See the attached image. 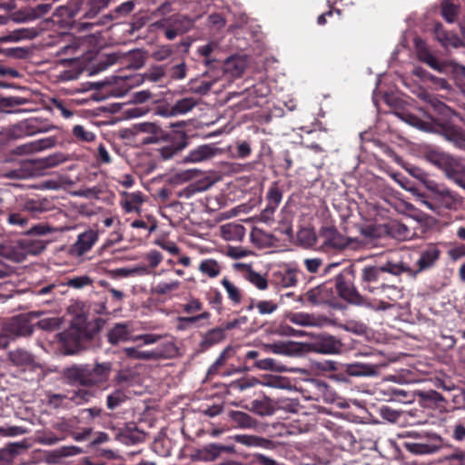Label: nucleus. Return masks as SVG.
I'll return each instance as SVG.
<instances>
[{
  "mask_svg": "<svg viewBox=\"0 0 465 465\" xmlns=\"http://www.w3.org/2000/svg\"><path fill=\"white\" fill-rule=\"evenodd\" d=\"M336 289L343 300L359 306H365L375 311H385L392 306L385 301H380L376 305H372L358 292L351 283L347 282L341 275H339L336 279Z\"/></svg>",
  "mask_w": 465,
  "mask_h": 465,
  "instance_id": "f257e3e1",
  "label": "nucleus"
},
{
  "mask_svg": "<svg viewBox=\"0 0 465 465\" xmlns=\"http://www.w3.org/2000/svg\"><path fill=\"white\" fill-rule=\"evenodd\" d=\"M7 361L10 365L16 368L20 374L35 372L41 368L35 355L23 348H16L7 352Z\"/></svg>",
  "mask_w": 465,
  "mask_h": 465,
  "instance_id": "f03ea898",
  "label": "nucleus"
},
{
  "mask_svg": "<svg viewBox=\"0 0 465 465\" xmlns=\"http://www.w3.org/2000/svg\"><path fill=\"white\" fill-rule=\"evenodd\" d=\"M381 266L384 273H390L393 276L407 273L414 278V268L411 265V253L410 252H401L395 254Z\"/></svg>",
  "mask_w": 465,
  "mask_h": 465,
  "instance_id": "7ed1b4c3",
  "label": "nucleus"
},
{
  "mask_svg": "<svg viewBox=\"0 0 465 465\" xmlns=\"http://www.w3.org/2000/svg\"><path fill=\"white\" fill-rule=\"evenodd\" d=\"M98 232L93 229L85 230L78 234L76 241L69 248V254L73 257H82L87 253L97 242Z\"/></svg>",
  "mask_w": 465,
  "mask_h": 465,
  "instance_id": "20e7f679",
  "label": "nucleus"
},
{
  "mask_svg": "<svg viewBox=\"0 0 465 465\" xmlns=\"http://www.w3.org/2000/svg\"><path fill=\"white\" fill-rule=\"evenodd\" d=\"M440 171L448 179L465 189V165L460 159L450 154Z\"/></svg>",
  "mask_w": 465,
  "mask_h": 465,
  "instance_id": "39448f33",
  "label": "nucleus"
},
{
  "mask_svg": "<svg viewBox=\"0 0 465 465\" xmlns=\"http://www.w3.org/2000/svg\"><path fill=\"white\" fill-rule=\"evenodd\" d=\"M193 24L194 21L186 15H172L170 16L169 27L165 31V36L168 40H173L177 35L189 32Z\"/></svg>",
  "mask_w": 465,
  "mask_h": 465,
  "instance_id": "423d86ee",
  "label": "nucleus"
},
{
  "mask_svg": "<svg viewBox=\"0 0 465 465\" xmlns=\"http://www.w3.org/2000/svg\"><path fill=\"white\" fill-rule=\"evenodd\" d=\"M440 251L435 245H429L420 252L414 268V278L421 272L432 268L440 258Z\"/></svg>",
  "mask_w": 465,
  "mask_h": 465,
  "instance_id": "0eeeda50",
  "label": "nucleus"
},
{
  "mask_svg": "<svg viewBox=\"0 0 465 465\" xmlns=\"http://www.w3.org/2000/svg\"><path fill=\"white\" fill-rule=\"evenodd\" d=\"M397 116L411 126L423 132L436 133L439 130V124L430 115H427L426 119H420L409 113L397 114Z\"/></svg>",
  "mask_w": 465,
  "mask_h": 465,
  "instance_id": "6e6552de",
  "label": "nucleus"
},
{
  "mask_svg": "<svg viewBox=\"0 0 465 465\" xmlns=\"http://www.w3.org/2000/svg\"><path fill=\"white\" fill-rule=\"evenodd\" d=\"M112 371L111 362L96 363L94 367L86 365L88 386L101 384L106 381Z\"/></svg>",
  "mask_w": 465,
  "mask_h": 465,
  "instance_id": "1a4fd4ad",
  "label": "nucleus"
},
{
  "mask_svg": "<svg viewBox=\"0 0 465 465\" xmlns=\"http://www.w3.org/2000/svg\"><path fill=\"white\" fill-rule=\"evenodd\" d=\"M222 150L214 144H202L191 150L183 158L184 163H200L207 161L221 153Z\"/></svg>",
  "mask_w": 465,
  "mask_h": 465,
  "instance_id": "9d476101",
  "label": "nucleus"
},
{
  "mask_svg": "<svg viewBox=\"0 0 465 465\" xmlns=\"http://www.w3.org/2000/svg\"><path fill=\"white\" fill-rule=\"evenodd\" d=\"M426 189L430 192L432 198L441 206L449 208L452 205L454 197L446 186L431 180L426 183Z\"/></svg>",
  "mask_w": 465,
  "mask_h": 465,
  "instance_id": "9b49d317",
  "label": "nucleus"
},
{
  "mask_svg": "<svg viewBox=\"0 0 465 465\" xmlns=\"http://www.w3.org/2000/svg\"><path fill=\"white\" fill-rule=\"evenodd\" d=\"M322 245L329 249L341 250L349 245V240L341 235L335 228L326 227L322 230Z\"/></svg>",
  "mask_w": 465,
  "mask_h": 465,
  "instance_id": "f8f14e48",
  "label": "nucleus"
},
{
  "mask_svg": "<svg viewBox=\"0 0 465 465\" xmlns=\"http://www.w3.org/2000/svg\"><path fill=\"white\" fill-rule=\"evenodd\" d=\"M133 337L131 322L115 323L107 332L108 341L112 345L132 341Z\"/></svg>",
  "mask_w": 465,
  "mask_h": 465,
  "instance_id": "ddd939ff",
  "label": "nucleus"
},
{
  "mask_svg": "<svg viewBox=\"0 0 465 465\" xmlns=\"http://www.w3.org/2000/svg\"><path fill=\"white\" fill-rule=\"evenodd\" d=\"M120 204L125 213H140L144 197L141 192H121Z\"/></svg>",
  "mask_w": 465,
  "mask_h": 465,
  "instance_id": "4468645a",
  "label": "nucleus"
},
{
  "mask_svg": "<svg viewBox=\"0 0 465 465\" xmlns=\"http://www.w3.org/2000/svg\"><path fill=\"white\" fill-rule=\"evenodd\" d=\"M267 206L262 211V216L263 219H270L271 216L273 214L275 210L278 208L279 204L282 202V192L279 188L277 183H273L270 188L268 189L267 195Z\"/></svg>",
  "mask_w": 465,
  "mask_h": 465,
  "instance_id": "2eb2a0df",
  "label": "nucleus"
},
{
  "mask_svg": "<svg viewBox=\"0 0 465 465\" xmlns=\"http://www.w3.org/2000/svg\"><path fill=\"white\" fill-rule=\"evenodd\" d=\"M261 348L265 352H272L279 355L292 356L297 351V343L294 341H275L272 343H262Z\"/></svg>",
  "mask_w": 465,
  "mask_h": 465,
  "instance_id": "dca6fc26",
  "label": "nucleus"
},
{
  "mask_svg": "<svg viewBox=\"0 0 465 465\" xmlns=\"http://www.w3.org/2000/svg\"><path fill=\"white\" fill-rule=\"evenodd\" d=\"M288 320L299 326L322 327L327 322L326 318L317 317L306 312H293L287 316Z\"/></svg>",
  "mask_w": 465,
  "mask_h": 465,
  "instance_id": "f3484780",
  "label": "nucleus"
},
{
  "mask_svg": "<svg viewBox=\"0 0 465 465\" xmlns=\"http://www.w3.org/2000/svg\"><path fill=\"white\" fill-rule=\"evenodd\" d=\"M365 291L375 295L382 296L391 302H396L402 296V292L399 287L384 282L378 286H366Z\"/></svg>",
  "mask_w": 465,
  "mask_h": 465,
  "instance_id": "a211bd4d",
  "label": "nucleus"
},
{
  "mask_svg": "<svg viewBox=\"0 0 465 465\" xmlns=\"http://www.w3.org/2000/svg\"><path fill=\"white\" fill-rule=\"evenodd\" d=\"M3 330L12 337V340L15 337L30 335L33 332L32 326L19 318H13L4 325Z\"/></svg>",
  "mask_w": 465,
  "mask_h": 465,
  "instance_id": "6ab92c4d",
  "label": "nucleus"
},
{
  "mask_svg": "<svg viewBox=\"0 0 465 465\" xmlns=\"http://www.w3.org/2000/svg\"><path fill=\"white\" fill-rule=\"evenodd\" d=\"M165 76V69L162 65H154L152 66L146 73L143 74H136L133 76L130 80L132 84H130V87L139 85L143 84L144 81H150L153 83H156L161 81Z\"/></svg>",
  "mask_w": 465,
  "mask_h": 465,
  "instance_id": "aec40b11",
  "label": "nucleus"
},
{
  "mask_svg": "<svg viewBox=\"0 0 465 465\" xmlns=\"http://www.w3.org/2000/svg\"><path fill=\"white\" fill-rule=\"evenodd\" d=\"M234 267L236 269L243 268L245 270L244 279L257 289L263 291L268 288L267 279L261 273L253 271L250 264L235 263Z\"/></svg>",
  "mask_w": 465,
  "mask_h": 465,
  "instance_id": "412c9836",
  "label": "nucleus"
},
{
  "mask_svg": "<svg viewBox=\"0 0 465 465\" xmlns=\"http://www.w3.org/2000/svg\"><path fill=\"white\" fill-rule=\"evenodd\" d=\"M220 234L225 241L240 242L245 235V228L242 224L229 223L220 227Z\"/></svg>",
  "mask_w": 465,
  "mask_h": 465,
  "instance_id": "4be33fe9",
  "label": "nucleus"
},
{
  "mask_svg": "<svg viewBox=\"0 0 465 465\" xmlns=\"http://www.w3.org/2000/svg\"><path fill=\"white\" fill-rule=\"evenodd\" d=\"M225 339V329L223 327H215L202 335L200 346L203 350L218 344Z\"/></svg>",
  "mask_w": 465,
  "mask_h": 465,
  "instance_id": "5701e85b",
  "label": "nucleus"
},
{
  "mask_svg": "<svg viewBox=\"0 0 465 465\" xmlns=\"http://www.w3.org/2000/svg\"><path fill=\"white\" fill-rule=\"evenodd\" d=\"M123 351L127 358L141 361L156 360L163 355V353L158 351H143L140 346L125 347Z\"/></svg>",
  "mask_w": 465,
  "mask_h": 465,
  "instance_id": "b1692460",
  "label": "nucleus"
},
{
  "mask_svg": "<svg viewBox=\"0 0 465 465\" xmlns=\"http://www.w3.org/2000/svg\"><path fill=\"white\" fill-rule=\"evenodd\" d=\"M64 377L70 382L88 386L86 365H73L64 371Z\"/></svg>",
  "mask_w": 465,
  "mask_h": 465,
  "instance_id": "393cba45",
  "label": "nucleus"
},
{
  "mask_svg": "<svg viewBox=\"0 0 465 465\" xmlns=\"http://www.w3.org/2000/svg\"><path fill=\"white\" fill-rule=\"evenodd\" d=\"M384 271L382 266H366L361 271V282L363 283V289L366 286H371V283L379 282L383 280Z\"/></svg>",
  "mask_w": 465,
  "mask_h": 465,
  "instance_id": "a878e982",
  "label": "nucleus"
},
{
  "mask_svg": "<svg viewBox=\"0 0 465 465\" xmlns=\"http://www.w3.org/2000/svg\"><path fill=\"white\" fill-rule=\"evenodd\" d=\"M243 408L260 416H268L273 412L271 400L266 396L253 400L250 406L246 405Z\"/></svg>",
  "mask_w": 465,
  "mask_h": 465,
  "instance_id": "bb28decb",
  "label": "nucleus"
},
{
  "mask_svg": "<svg viewBox=\"0 0 465 465\" xmlns=\"http://www.w3.org/2000/svg\"><path fill=\"white\" fill-rule=\"evenodd\" d=\"M246 67V61L240 56H232L226 59L223 66L225 74H230L232 77H240Z\"/></svg>",
  "mask_w": 465,
  "mask_h": 465,
  "instance_id": "cd10ccee",
  "label": "nucleus"
},
{
  "mask_svg": "<svg viewBox=\"0 0 465 465\" xmlns=\"http://www.w3.org/2000/svg\"><path fill=\"white\" fill-rule=\"evenodd\" d=\"M298 270L287 269L274 272V279L278 285L282 288H290L297 285L298 282Z\"/></svg>",
  "mask_w": 465,
  "mask_h": 465,
  "instance_id": "c85d7f7f",
  "label": "nucleus"
},
{
  "mask_svg": "<svg viewBox=\"0 0 465 465\" xmlns=\"http://www.w3.org/2000/svg\"><path fill=\"white\" fill-rule=\"evenodd\" d=\"M228 415L235 424L236 428L254 429L258 425L257 420L245 412L239 411H231Z\"/></svg>",
  "mask_w": 465,
  "mask_h": 465,
  "instance_id": "c756f323",
  "label": "nucleus"
},
{
  "mask_svg": "<svg viewBox=\"0 0 465 465\" xmlns=\"http://www.w3.org/2000/svg\"><path fill=\"white\" fill-rule=\"evenodd\" d=\"M318 351L324 354H333L341 351V342L331 335H325L317 341Z\"/></svg>",
  "mask_w": 465,
  "mask_h": 465,
  "instance_id": "7c9ffc66",
  "label": "nucleus"
},
{
  "mask_svg": "<svg viewBox=\"0 0 465 465\" xmlns=\"http://www.w3.org/2000/svg\"><path fill=\"white\" fill-rule=\"evenodd\" d=\"M222 269L221 263L212 258L202 260L198 266L199 272L209 278L218 277L222 272Z\"/></svg>",
  "mask_w": 465,
  "mask_h": 465,
  "instance_id": "2f4dec72",
  "label": "nucleus"
},
{
  "mask_svg": "<svg viewBox=\"0 0 465 465\" xmlns=\"http://www.w3.org/2000/svg\"><path fill=\"white\" fill-rule=\"evenodd\" d=\"M442 136L458 148L465 147V132L460 127H448L443 129Z\"/></svg>",
  "mask_w": 465,
  "mask_h": 465,
  "instance_id": "473e14b6",
  "label": "nucleus"
},
{
  "mask_svg": "<svg viewBox=\"0 0 465 465\" xmlns=\"http://www.w3.org/2000/svg\"><path fill=\"white\" fill-rule=\"evenodd\" d=\"M211 313L207 311L202 312L197 315H192L188 317L179 316L177 317V330L187 331L192 326L196 325L202 320H209Z\"/></svg>",
  "mask_w": 465,
  "mask_h": 465,
  "instance_id": "72a5a7b5",
  "label": "nucleus"
},
{
  "mask_svg": "<svg viewBox=\"0 0 465 465\" xmlns=\"http://www.w3.org/2000/svg\"><path fill=\"white\" fill-rule=\"evenodd\" d=\"M18 245L25 255H37L46 247L45 242L42 240H21L18 242Z\"/></svg>",
  "mask_w": 465,
  "mask_h": 465,
  "instance_id": "f704fd0d",
  "label": "nucleus"
},
{
  "mask_svg": "<svg viewBox=\"0 0 465 465\" xmlns=\"http://www.w3.org/2000/svg\"><path fill=\"white\" fill-rule=\"evenodd\" d=\"M67 160V157L62 153H55L44 158L34 161L37 168H53Z\"/></svg>",
  "mask_w": 465,
  "mask_h": 465,
  "instance_id": "c9c22d12",
  "label": "nucleus"
},
{
  "mask_svg": "<svg viewBox=\"0 0 465 465\" xmlns=\"http://www.w3.org/2000/svg\"><path fill=\"white\" fill-rule=\"evenodd\" d=\"M449 155L450 153L443 151L428 149L424 153V159L438 169L441 170L444 166L445 161L448 160Z\"/></svg>",
  "mask_w": 465,
  "mask_h": 465,
  "instance_id": "e433bc0d",
  "label": "nucleus"
},
{
  "mask_svg": "<svg viewBox=\"0 0 465 465\" xmlns=\"http://www.w3.org/2000/svg\"><path fill=\"white\" fill-rule=\"evenodd\" d=\"M221 284L225 289L228 298L232 304H239L242 302V295L240 288L236 286L227 277L223 278Z\"/></svg>",
  "mask_w": 465,
  "mask_h": 465,
  "instance_id": "4c0bfd02",
  "label": "nucleus"
},
{
  "mask_svg": "<svg viewBox=\"0 0 465 465\" xmlns=\"http://www.w3.org/2000/svg\"><path fill=\"white\" fill-rule=\"evenodd\" d=\"M254 366L262 371H271L276 372H283L287 369L284 365L272 358H265L255 361Z\"/></svg>",
  "mask_w": 465,
  "mask_h": 465,
  "instance_id": "58836bf2",
  "label": "nucleus"
},
{
  "mask_svg": "<svg viewBox=\"0 0 465 465\" xmlns=\"http://www.w3.org/2000/svg\"><path fill=\"white\" fill-rule=\"evenodd\" d=\"M233 349L231 346L226 347L218 356L216 361L209 367L207 374L213 376L218 373L220 369L225 364L232 356Z\"/></svg>",
  "mask_w": 465,
  "mask_h": 465,
  "instance_id": "ea45409f",
  "label": "nucleus"
},
{
  "mask_svg": "<svg viewBox=\"0 0 465 465\" xmlns=\"http://www.w3.org/2000/svg\"><path fill=\"white\" fill-rule=\"evenodd\" d=\"M233 439L236 442L247 447H264L268 443L263 438L253 435L238 434Z\"/></svg>",
  "mask_w": 465,
  "mask_h": 465,
  "instance_id": "a19ab883",
  "label": "nucleus"
},
{
  "mask_svg": "<svg viewBox=\"0 0 465 465\" xmlns=\"http://www.w3.org/2000/svg\"><path fill=\"white\" fill-rule=\"evenodd\" d=\"M197 104V101L193 97H186L178 100L172 107L173 114H185L192 111Z\"/></svg>",
  "mask_w": 465,
  "mask_h": 465,
  "instance_id": "79ce46f5",
  "label": "nucleus"
},
{
  "mask_svg": "<svg viewBox=\"0 0 465 465\" xmlns=\"http://www.w3.org/2000/svg\"><path fill=\"white\" fill-rule=\"evenodd\" d=\"M92 393L84 389H80L78 391H75L69 394L68 396H62V395H54V399H62V398H67L70 401H72L76 405L84 404L90 401L92 398Z\"/></svg>",
  "mask_w": 465,
  "mask_h": 465,
  "instance_id": "37998d69",
  "label": "nucleus"
},
{
  "mask_svg": "<svg viewBox=\"0 0 465 465\" xmlns=\"http://www.w3.org/2000/svg\"><path fill=\"white\" fill-rule=\"evenodd\" d=\"M128 399L127 394L123 390H115L107 396L106 406L109 410H114L121 406Z\"/></svg>",
  "mask_w": 465,
  "mask_h": 465,
  "instance_id": "c03bdc74",
  "label": "nucleus"
},
{
  "mask_svg": "<svg viewBox=\"0 0 465 465\" xmlns=\"http://www.w3.org/2000/svg\"><path fill=\"white\" fill-rule=\"evenodd\" d=\"M348 372L352 376H372L376 373L373 366L367 364H351Z\"/></svg>",
  "mask_w": 465,
  "mask_h": 465,
  "instance_id": "a18cd8bd",
  "label": "nucleus"
},
{
  "mask_svg": "<svg viewBox=\"0 0 465 465\" xmlns=\"http://www.w3.org/2000/svg\"><path fill=\"white\" fill-rule=\"evenodd\" d=\"M93 283V280L88 275H80L68 279L64 285L76 290L83 289Z\"/></svg>",
  "mask_w": 465,
  "mask_h": 465,
  "instance_id": "49530a36",
  "label": "nucleus"
},
{
  "mask_svg": "<svg viewBox=\"0 0 465 465\" xmlns=\"http://www.w3.org/2000/svg\"><path fill=\"white\" fill-rule=\"evenodd\" d=\"M256 309L261 315H270L277 311L278 303L272 300H259Z\"/></svg>",
  "mask_w": 465,
  "mask_h": 465,
  "instance_id": "de8ad7c7",
  "label": "nucleus"
},
{
  "mask_svg": "<svg viewBox=\"0 0 465 465\" xmlns=\"http://www.w3.org/2000/svg\"><path fill=\"white\" fill-rule=\"evenodd\" d=\"M55 143L56 141L54 137H48L26 144L25 147H28V152H39L54 146Z\"/></svg>",
  "mask_w": 465,
  "mask_h": 465,
  "instance_id": "09e8293b",
  "label": "nucleus"
},
{
  "mask_svg": "<svg viewBox=\"0 0 465 465\" xmlns=\"http://www.w3.org/2000/svg\"><path fill=\"white\" fill-rule=\"evenodd\" d=\"M72 133L74 136L81 142L89 143L93 142L95 139V134L93 132L85 129L83 125H74L72 130Z\"/></svg>",
  "mask_w": 465,
  "mask_h": 465,
  "instance_id": "8fccbe9b",
  "label": "nucleus"
},
{
  "mask_svg": "<svg viewBox=\"0 0 465 465\" xmlns=\"http://www.w3.org/2000/svg\"><path fill=\"white\" fill-rule=\"evenodd\" d=\"M219 48H220V45H219L218 42H216V41H210L206 45L199 46L198 49H197V53L200 55H202V56L206 58L205 64L207 65H209L212 63V60L209 59V56L213 53H214L217 50H219Z\"/></svg>",
  "mask_w": 465,
  "mask_h": 465,
  "instance_id": "3c124183",
  "label": "nucleus"
},
{
  "mask_svg": "<svg viewBox=\"0 0 465 465\" xmlns=\"http://www.w3.org/2000/svg\"><path fill=\"white\" fill-rule=\"evenodd\" d=\"M420 96L421 99L429 103L431 107L440 114H446V112L450 110V108L444 103L440 102L428 93H422Z\"/></svg>",
  "mask_w": 465,
  "mask_h": 465,
  "instance_id": "603ef678",
  "label": "nucleus"
},
{
  "mask_svg": "<svg viewBox=\"0 0 465 465\" xmlns=\"http://www.w3.org/2000/svg\"><path fill=\"white\" fill-rule=\"evenodd\" d=\"M179 287L180 282L178 281H172L169 282H161L155 285L153 290L156 294L164 295L178 290Z\"/></svg>",
  "mask_w": 465,
  "mask_h": 465,
  "instance_id": "864d4df0",
  "label": "nucleus"
},
{
  "mask_svg": "<svg viewBox=\"0 0 465 465\" xmlns=\"http://www.w3.org/2000/svg\"><path fill=\"white\" fill-rule=\"evenodd\" d=\"M207 452L213 459L217 458L223 451L232 452L234 451L233 446H223L215 443L208 444L204 447Z\"/></svg>",
  "mask_w": 465,
  "mask_h": 465,
  "instance_id": "5fc2aeb1",
  "label": "nucleus"
},
{
  "mask_svg": "<svg viewBox=\"0 0 465 465\" xmlns=\"http://www.w3.org/2000/svg\"><path fill=\"white\" fill-rule=\"evenodd\" d=\"M203 308V302L196 298H190L186 303L183 305V312L193 315L197 312H202Z\"/></svg>",
  "mask_w": 465,
  "mask_h": 465,
  "instance_id": "6e6d98bb",
  "label": "nucleus"
},
{
  "mask_svg": "<svg viewBox=\"0 0 465 465\" xmlns=\"http://www.w3.org/2000/svg\"><path fill=\"white\" fill-rule=\"evenodd\" d=\"M259 383L260 381L256 378L251 377L233 381L231 382L230 386L232 389H236L242 391L246 389L252 388Z\"/></svg>",
  "mask_w": 465,
  "mask_h": 465,
  "instance_id": "4d7b16f0",
  "label": "nucleus"
},
{
  "mask_svg": "<svg viewBox=\"0 0 465 465\" xmlns=\"http://www.w3.org/2000/svg\"><path fill=\"white\" fill-rule=\"evenodd\" d=\"M436 36L443 46L447 47L451 45L457 47L459 45V38L455 36L450 37L440 26L436 27Z\"/></svg>",
  "mask_w": 465,
  "mask_h": 465,
  "instance_id": "13d9d810",
  "label": "nucleus"
},
{
  "mask_svg": "<svg viewBox=\"0 0 465 465\" xmlns=\"http://www.w3.org/2000/svg\"><path fill=\"white\" fill-rule=\"evenodd\" d=\"M458 7L449 1H445L441 5V14L448 23H453L457 15Z\"/></svg>",
  "mask_w": 465,
  "mask_h": 465,
  "instance_id": "bf43d9fd",
  "label": "nucleus"
},
{
  "mask_svg": "<svg viewBox=\"0 0 465 465\" xmlns=\"http://www.w3.org/2000/svg\"><path fill=\"white\" fill-rule=\"evenodd\" d=\"M62 321L58 317L43 318L37 322V326L45 331H54L60 327Z\"/></svg>",
  "mask_w": 465,
  "mask_h": 465,
  "instance_id": "052dcab7",
  "label": "nucleus"
},
{
  "mask_svg": "<svg viewBox=\"0 0 465 465\" xmlns=\"http://www.w3.org/2000/svg\"><path fill=\"white\" fill-rule=\"evenodd\" d=\"M135 129L140 133L153 134L155 138H157L162 134L161 128L153 123L144 122L137 124L135 125Z\"/></svg>",
  "mask_w": 465,
  "mask_h": 465,
  "instance_id": "680f3d73",
  "label": "nucleus"
},
{
  "mask_svg": "<svg viewBox=\"0 0 465 465\" xmlns=\"http://www.w3.org/2000/svg\"><path fill=\"white\" fill-rule=\"evenodd\" d=\"M49 10H50L49 5H38L35 8H33L32 10H30V12H28L27 15H25V17L24 19H22L21 21L26 22V21H32V20L37 19V18L41 17L42 15L47 14Z\"/></svg>",
  "mask_w": 465,
  "mask_h": 465,
  "instance_id": "e2e57ef3",
  "label": "nucleus"
},
{
  "mask_svg": "<svg viewBox=\"0 0 465 465\" xmlns=\"http://www.w3.org/2000/svg\"><path fill=\"white\" fill-rule=\"evenodd\" d=\"M26 432L27 430L21 426H0V435L5 437H15Z\"/></svg>",
  "mask_w": 465,
  "mask_h": 465,
  "instance_id": "0e129e2a",
  "label": "nucleus"
},
{
  "mask_svg": "<svg viewBox=\"0 0 465 465\" xmlns=\"http://www.w3.org/2000/svg\"><path fill=\"white\" fill-rule=\"evenodd\" d=\"M406 171L415 179L420 181L424 186L426 187V183L430 182L431 179L429 178L428 173L423 171L421 168L417 166H410L406 168Z\"/></svg>",
  "mask_w": 465,
  "mask_h": 465,
  "instance_id": "69168bd1",
  "label": "nucleus"
},
{
  "mask_svg": "<svg viewBox=\"0 0 465 465\" xmlns=\"http://www.w3.org/2000/svg\"><path fill=\"white\" fill-rule=\"evenodd\" d=\"M144 259L148 262L149 269L156 268L163 261V255L155 250L150 251L144 256Z\"/></svg>",
  "mask_w": 465,
  "mask_h": 465,
  "instance_id": "338daca9",
  "label": "nucleus"
},
{
  "mask_svg": "<svg viewBox=\"0 0 465 465\" xmlns=\"http://www.w3.org/2000/svg\"><path fill=\"white\" fill-rule=\"evenodd\" d=\"M187 66L185 63H180L171 68L170 74L172 79L183 80L186 77Z\"/></svg>",
  "mask_w": 465,
  "mask_h": 465,
  "instance_id": "774afa93",
  "label": "nucleus"
}]
</instances>
